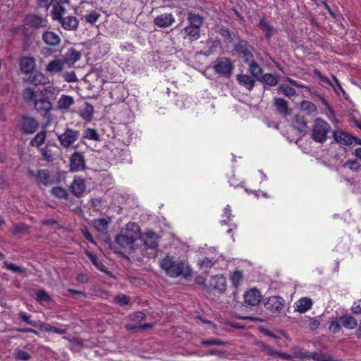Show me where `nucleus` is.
<instances>
[{"instance_id":"nucleus-1","label":"nucleus","mask_w":361,"mask_h":361,"mask_svg":"<svg viewBox=\"0 0 361 361\" xmlns=\"http://www.w3.org/2000/svg\"><path fill=\"white\" fill-rule=\"evenodd\" d=\"M140 237V226L135 223L129 222L115 237V243L126 251L133 253L137 250L136 240Z\"/></svg>"},{"instance_id":"nucleus-2","label":"nucleus","mask_w":361,"mask_h":361,"mask_svg":"<svg viewBox=\"0 0 361 361\" xmlns=\"http://www.w3.org/2000/svg\"><path fill=\"white\" fill-rule=\"evenodd\" d=\"M213 68L219 76L229 78L233 74L234 66L228 58L219 57L214 62Z\"/></svg>"},{"instance_id":"nucleus-3","label":"nucleus","mask_w":361,"mask_h":361,"mask_svg":"<svg viewBox=\"0 0 361 361\" xmlns=\"http://www.w3.org/2000/svg\"><path fill=\"white\" fill-rule=\"evenodd\" d=\"M330 125L322 118H317L312 129V138L317 142L323 143L326 140Z\"/></svg>"},{"instance_id":"nucleus-4","label":"nucleus","mask_w":361,"mask_h":361,"mask_svg":"<svg viewBox=\"0 0 361 361\" xmlns=\"http://www.w3.org/2000/svg\"><path fill=\"white\" fill-rule=\"evenodd\" d=\"M234 50L240 57L243 59L245 63H250V60L253 59V47L247 40H239L238 43L235 44Z\"/></svg>"},{"instance_id":"nucleus-5","label":"nucleus","mask_w":361,"mask_h":361,"mask_svg":"<svg viewBox=\"0 0 361 361\" xmlns=\"http://www.w3.org/2000/svg\"><path fill=\"white\" fill-rule=\"evenodd\" d=\"M161 267L165 270L167 275L177 277L180 275V264L173 261L172 257L166 256L160 263Z\"/></svg>"},{"instance_id":"nucleus-6","label":"nucleus","mask_w":361,"mask_h":361,"mask_svg":"<svg viewBox=\"0 0 361 361\" xmlns=\"http://www.w3.org/2000/svg\"><path fill=\"white\" fill-rule=\"evenodd\" d=\"M79 131L71 128H66L63 133L58 135V140L61 146L68 148L79 138Z\"/></svg>"},{"instance_id":"nucleus-7","label":"nucleus","mask_w":361,"mask_h":361,"mask_svg":"<svg viewBox=\"0 0 361 361\" xmlns=\"http://www.w3.org/2000/svg\"><path fill=\"white\" fill-rule=\"evenodd\" d=\"M285 306L284 299L279 295H274L267 299L264 307L272 314H279Z\"/></svg>"},{"instance_id":"nucleus-8","label":"nucleus","mask_w":361,"mask_h":361,"mask_svg":"<svg viewBox=\"0 0 361 361\" xmlns=\"http://www.w3.org/2000/svg\"><path fill=\"white\" fill-rule=\"evenodd\" d=\"M27 176L36 181L37 183H41L44 185H48L50 179L49 173L45 169L37 171L29 169L27 171Z\"/></svg>"},{"instance_id":"nucleus-9","label":"nucleus","mask_w":361,"mask_h":361,"mask_svg":"<svg viewBox=\"0 0 361 361\" xmlns=\"http://www.w3.org/2000/svg\"><path fill=\"white\" fill-rule=\"evenodd\" d=\"M33 104L36 111L42 116H45L52 109L51 102L43 97L35 99Z\"/></svg>"},{"instance_id":"nucleus-10","label":"nucleus","mask_w":361,"mask_h":361,"mask_svg":"<svg viewBox=\"0 0 361 361\" xmlns=\"http://www.w3.org/2000/svg\"><path fill=\"white\" fill-rule=\"evenodd\" d=\"M25 22L27 25L35 28L46 27L48 24L47 19L45 17L37 14L26 16Z\"/></svg>"},{"instance_id":"nucleus-11","label":"nucleus","mask_w":361,"mask_h":361,"mask_svg":"<svg viewBox=\"0 0 361 361\" xmlns=\"http://www.w3.org/2000/svg\"><path fill=\"white\" fill-rule=\"evenodd\" d=\"M159 235L153 231H148L143 234L140 233L139 239L143 242L144 245L151 249H155L158 246Z\"/></svg>"},{"instance_id":"nucleus-12","label":"nucleus","mask_w":361,"mask_h":361,"mask_svg":"<svg viewBox=\"0 0 361 361\" xmlns=\"http://www.w3.org/2000/svg\"><path fill=\"white\" fill-rule=\"evenodd\" d=\"M65 64L62 59L55 58L47 63L45 71L50 75L60 73L63 71Z\"/></svg>"},{"instance_id":"nucleus-13","label":"nucleus","mask_w":361,"mask_h":361,"mask_svg":"<svg viewBox=\"0 0 361 361\" xmlns=\"http://www.w3.org/2000/svg\"><path fill=\"white\" fill-rule=\"evenodd\" d=\"M70 162V168L71 171H79L85 169V157L80 152H75L73 154L71 157Z\"/></svg>"},{"instance_id":"nucleus-14","label":"nucleus","mask_w":361,"mask_h":361,"mask_svg":"<svg viewBox=\"0 0 361 361\" xmlns=\"http://www.w3.org/2000/svg\"><path fill=\"white\" fill-rule=\"evenodd\" d=\"M335 141L341 145H350L353 142L354 136L343 130H335L333 133Z\"/></svg>"},{"instance_id":"nucleus-15","label":"nucleus","mask_w":361,"mask_h":361,"mask_svg":"<svg viewBox=\"0 0 361 361\" xmlns=\"http://www.w3.org/2000/svg\"><path fill=\"white\" fill-rule=\"evenodd\" d=\"M209 286L219 293H224L226 288V278L222 275L212 276L209 281Z\"/></svg>"},{"instance_id":"nucleus-16","label":"nucleus","mask_w":361,"mask_h":361,"mask_svg":"<svg viewBox=\"0 0 361 361\" xmlns=\"http://www.w3.org/2000/svg\"><path fill=\"white\" fill-rule=\"evenodd\" d=\"M38 122L32 117H24L21 121V129L27 134L34 133L38 128Z\"/></svg>"},{"instance_id":"nucleus-17","label":"nucleus","mask_w":361,"mask_h":361,"mask_svg":"<svg viewBox=\"0 0 361 361\" xmlns=\"http://www.w3.org/2000/svg\"><path fill=\"white\" fill-rule=\"evenodd\" d=\"M261 293L257 289H251L246 291L244 294L245 303L251 306L258 305L261 300Z\"/></svg>"},{"instance_id":"nucleus-18","label":"nucleus","mask_w":361,"mask_h":361,"mask_svg":"<svg viewBox=\"0 0 361 361\" xmlns=\"http://www.w3.org/2000/svg\"><path fill=\"white\" fill-rule=\"evenodd\" d=\"M75 100L72 96L62 94L57 101L56 108L60 111H68L74 104Z\"/></svg>"},{"instance_id":"nucleus-19","label":"nucleus","mask_w":361,"mask_h":361,"mask_svg":"<svg viewBox=\"0 0 361 361\" xmlns=\"http://www.w3.org/2000/svg\"><path fill=\"white\" fill-rule=\"evenodd\" d=\"M36 67L35 60L33 57L25 56L20 60V68L23 73H30Z\"/></svg>"},{"instance_id":"nucleus-20","label":"nucleus","mask_w":361,"mask_h":361,"mask_svg":"<svg viewBox=\"0 0 361 361\" xmlns=\"http://www.w3.org/2000/svg\"><path fill=\"white\" fill-rule=\"evenodd\" d=\"M274 105L277 112L285 117L291 113V109L288 107V102L284 99L275 97L274 99Z\"/></svg>"},{"instance_id":"nucleus-21","label":"nucleus","mask_w":361,"mask_h":361,"mask_svg":"<svg viewBox=\"0 0 361 361\" xmlns=\"http://www.w3.org/2000/svg\"><path fill=\"white\" fill-rule=\"evenodd\" d=\"M291 126L298 133L305 134L307 126V121L303 116H295L292 119Z\"/></svg>"},{"instance_id":"nucleus-22","label":"nucleus","mask_w":361,"mask_h":361,"mask_svg":"<svg viewBox=\"0 0 361 361\" xmlns=\"http://www.w3.org/2000/svg\"><path fill=\"white\" fill-rule=\"evenodd\" d=\"M28 81L34 85H46L50 80L45 74L41 72H37L28 78Z\"/></svg>"},{"instance_id":"nucleus-23","label":"nucleus","mask_w":361,"mask_h":361,"mask_svg":"<svg viewBox=\"0 0 361 361\" xmlns=\"http://www.w3.org/2000/svg\"><path fill=\"white\" fill-rule=\"evenodd\" d=\"M154 22L158 27H169L174 22V18L171 14L164 13L157 16Z\"/></svg>"},{"instance_id":"nucleus-24","label":"nucleus","mask_w":361,"mask_h":361,"mask_svg":"<svg viewBox=\"0 0 361 361\" xmlns=\"http://www.w3.org/2000/svg\"><path fill=\"white\" fill-rule=\"evenodd\" d=\"M262 351L264 352L266 354H267L270 356H272V357H279V358H281L283 360H288L293 359L292 355H290L286 353L278 351L268 345H264V347L262 348Z\"/></svg>"},{"instance_id":"nucleus-25","label":"nucleus","mask_w":361,"mask_h":361,"mask_svg":"<svg viewBox=\"0 0 361 361\" xmlns=\"http://www.w3.org/2000/svg\"><path fill=\"white\" fill-rule=\"evenodd\" d=\"M86 188L85 180L82 178H75L71 185L73 194L79 197L82 195Z\"/></svg>"},{"instance_id":"nucleus-26","label":"nucleus","mask_w":361,"mask_h":361,"mask_svg":"<svg viewBox=\"0 0 361 361\" xmlns=\"http://www.w3.org/2000/svg\"><path fill=\"white\" fill-rule=\"evenodd\" d=\"M81 57V54L80 51L75 50V49H69L67 52L63 55L64 63L68 65H73L76 61H79Z\"/></svg>"},{"instance_id":"nucleus-27","label":"nucleus","mask_w":361,"mask_h":361,"mask_svg":"<svg viewBox=\"0 0 361 361\" xmlns=\"http://www.w3.org/2000/svg\"><path fill=\"white\" fill-rule=\"evenodd\" d=\"M42 39L45 44L50 46H57L61 42L59 36L51 31H45L42 35Z\"/></svg>"},{"instance_id":"nucleus-28","label":"nucleus","mask_w":361,"mask_h":361,"mask_svg":"<svg viewBox=\"0 0 361 361\" xmlns=\"http://www.w3.org/2000/svg\"><path fill=\"white\" fill-rule=\"evenodd\" d=\"M47 85H48L45 86L40 90V94L42 97L49 99V98L57 95L60 92V88L53 84H50V82Z\"/></svg>"},{"instance_id":"nucleus-29","label":"nucleus","mask_w":361,"mask_h":361,"mask_svg":"<svg viewBox=\"0 0 361 361\" xmlns=\"http://www.w3.org/2000/svg\"><path fill=\"white\" fill-rule=\"evenodd\" d=\"M312 305V300L305 297L295 302V310L300 313H305L311 308Z\"/></svg>"},{"instance_id":"nucleus-30","label":"nucleus","mask_w":361,"mask_h":361,"mask_svg":"<svg viewBox=\"0 0 361 361\" xmlns=\"http://www.w3.org/2000/svg\"><path fill=\"white\" fill-rule=\"evenodd\" d=\"M61 26L67 30H74L78 27V20L75 17L67 16L60 21Z\"/></svg>"},{"instance_id":"nucleus-31","label":"nucleus","mask_w":361,"mask_h":361,"mask_svg":"<svg viewBox=\"0 0 361 361\" xmlns=\"http://www.w3.org/2000/svg\"><path fill=\"white\" fill-rule=\"evenodd\" d=\"M185 39H188L189 42L197 40L200 36V29L193 26H186L184 28Z\"/></svg>"},{"instance_id":"nucleus-32","label":"nucleus","mask_w":361,"mask_h":361,"mask_svg":"<svg viewBox=\"0 0 361 361\" xmlns=\"http://www.w3.org/2000/svg\"><path fill=\"white\" fill-rule=\"evenodd\" d=\"M339 323L345 329H353L357 326L356 319L350 315H343L338 319Z\"/></svg>"},{"instance_id":"nucleus-33","label":"nucleus","mask_w":361,"mask_h":361,"mask_svg":"<svg viewBox=\"0 0 361 361\" xmlns=\"http://www.w3.org/2000/svg\"><path fill=\"white\" fill-rule=\"evenodd\" d=\"M237 80L238 83L248 90H252L255 86V81L250 75L245 74H239L237 75Z\"/></svg>"},{"instance_id":"nucleus-34","label":"nucleus","mask_w":361,"mask_h":361,"mask_svg":"<svg viewBox=\"0 0 361 361\" xmlns=\"http://www.w3.org/2000/svg\"><path fill=\"white\" fill-rule=\"evenodd\" d=\"M109 223L110 219L109 218L97 219L94 220L93 226L97 231L104 233L108 228Z\"/></svg>"},{"instance_id":"nucleus-35","label":"nucleus","mask_w":361,"mask_h":361,"mask_svg":"<svg viewBox=\"0 0 361 361\" xmlns=\"http://www.w3.org/2000/svg\"><path fill=\"white\" fill-rule=\"evenodd\" d=\"M247 64L249 65V71L251 75L259 80L262 77L263 72L261 66L252 59H251L250 62Z\"/></svg>"},{"instance_id":"nucleus-36","label":"nucleus","mask_w":361,"mask_h":361,"mask_svg":"<svg viewBox=\"0 0 361 361\" xmlns=\"http://www.w3.org/2000/svg\"><path fill=\"white\" fill-rule=\"evenodd\" d=\"M188 20L190 26L200 29V27L203 24L204 19L198 14L190 13H188Z\"/></svg>"},{"instance_id":"nucleus-37","label":"nucleus","mask_w":361,"mask_h":361,"mask_svg":"<svg viewBox=\"0 0 361 361\" xmlns=\"http://www.w3.org/2000/svg\"><path fill=\"white\" fill-rule=\"evenodd\" d=\"M66 13V9L60 4L54 5L51 10L52 18L55 20L61 21L63 18V16Z\"/></svg>"},{"instance_id":"nucleus-38","label":"nucleus","mask_w":361,"mask_h":361,"mask_svg":"<svg viewBox=\"0 0 361 361\" xmlns=\"http://www.w3.org/2000/svg\"><path fill=\"white\" fill-rule=\"evenodd\" d=\"M93 111V106L88 103H85L84 107L80 111V115L85 120L89 121L92 118Z\"/></svg>"},{"instance_id":"nucleus-39","label":"nucleus","mask_w":361,"mask_h":361,"mask_svg":"<svg viewBox=\"0 0 361 361\" xmlns=\"http://www.w3.org/2000/svg\"><path fill=\"white\" fill-rule=\"evenodd\" d=\"M259 80L269 86H275L278 83V76L270 73H266L262 75Z\"/></svg>"},{"instance_id":"nucleus-40","label":"nucleus","mask_w":361,"mask_h":361,"mask_svg":"<svg viewBox=\"0 0 361 361\" xmlns=\"http://www.w3.org/2000/svg\"><path fill=\"white\" fill-rule=\"evenodd\" d=\"M4 264L9 271H11L13 273H19L21 274H25V273H26L25 268L18 266L14 263H12V262H8V261H5L4 262Z\"/></svg>"},{"instance_id":"nucleus-41","label":"nucleus","mask_w":361,"mask_h":361,"mask_svg":"<svg viewBox=\"0 0 361 361\" xmlns=\"http://www.w3.org/2000/svg\"><path fill=\"white\" fill-rule=\"evenodd\" d=\"M23 97L27 102L34 103L35 99H37L36 92L30 87L24 89L23 92Z\"/></svg>"},{"instance_id":"nucleus-42","label":"nucleus","mask_w":361,"mask_h":361,"mask_svg":"<svg viewBox=\"0 0 361 361\" xmlns=\"http://www.w3.org/2000/svg\"><path fill=\"white\" fill-rule=\"evenodd\" d=\"M13 357L16 360L20 361H28L31 358L30 355L27 352L20 349L15 350Z\"/></svg>"},{"instance_id":"nucleus-43","label":"nucleus","mask_w":361,"mask_h":361,"mask_svg":"<svg viewBox=\"0 0 361 361\" xmlns=\"http://www.w3.org/2000/svg\"><path fill=\"white\" fill-rule=\"evenodd\" d=\"M310 359L314 361H331V357L329 355L316 352L310 353Z\"/></svg>"},{"instance_id":"nucleus-44","label":"nucleus","mask_w":361,"mask_h":361,"mask_svg":"<svg viewBox=\"0 0 361 361\" xmlns=\"http://www.w3.org/2000/svg\"><path fill=\"white\" fill-rule=\"evenodd\" d=\"M46 138L45 131H41L38 133L35 137L31 140V145L32 146L39 147L42 145Z\"/></svg>"},{"instance_id":"nucleus-45","label":"nucleus","mask_w":361,"mask_h":361,"mask_svg":"<svg viewBox=\"0 0 361 361\" xmlns=\"http://www.w3.org/2000/svg\"><path fill=\"white\" fill-rule=\"evenodd\" d=\"M278 90L286 97H292L296 94L295 90L288 85H281Z\"/></svg>"},{"instance_id":"nucleus-46","label":"nucleus","mask_w":361,"mask_h":361,"mask_svg":"<svg viewBox=\"0 0 361 361\" xmlns=\"http://www.w3.org/2000/svg\"><path fill=\"white\" fill-rule=\"evenodd\" d=\"M259 25L261 28L267 31L266 37L270 38L271 36V32L273 31V27L267 22L264 18H262L259 21Z\"/></svg>"},{"instance_id":"nucleus-47","label":"nucleus","mask_w":361,"mask_h":361,"mask_svg":"<svg viewBox=\"0 0 361 361\" xmlns=\"http://www.w3.org/2000/svg\"><path fill=\"white\" fill-rule=\"evenodd\" d=\"M344 167H348L353 171H358L361 169V164L356 159H349L344 164Z\"/></svg>"},{"instance_id":"nucleus-48","label":"nucleus","mask_w":361,"mask_h":361,"mask_svg":"<svg viewBox=\"0 0 361 361\" xmlns=\"http://www.w3.org/2000/svg\"><path fill=\"white\" fill-rule=\"evenodd\" d=\"M51 194L59 198H67L68 192L65 188L61 187H54L51 189Z\"/></svg>"},{"instance_id":"nucleus-49","label":"nucleus","mask_w":361,"mask_h":361,"mask_svg":"<svg viewBox=\"0 0 361 361\" xmlns=\"http://www.w3.org/2000/svg\"><path fill=\"white\" fill-rule=\"evenodd\" d=\"M310 352L305 351L300 348H295L293 349V355H292V356H293V358L298 357V358H301V359H303V358L310 359Z\"/></svg>"},{"instance_id":"nucleus-50","label":"nucleus","mask_w":361,"mask_h":361,"mask_svg":"<svg viewBox=\"0 0 361 361\" xmlns=\"http://www.w3.org/2000/svg\"><path fill=\"white\" fill-rule=\"evenodd\" d=\"M216 262V260L204 257L203 259L198 262V265L201 269H208L212 267Z\"/></svg>"},{"instance_id":"nucleus-51","label":"nucleus","mask_w":361,"mask_h":361,"mask_svg":"<svg viewBox=\"0 0 361 361\" xmlns=\"http://www.w3.org/2000/svg\"><path fill=\"white\" fill-rule=\"evenodd\" d=\"M36 300L38 302H49L51 301V296L46 292L44 290H39L36 293Z\"/></svg>"},{"instance_id":"nucleus-52","label":"nucleus","mask_w":361,"mask_h":361,"mask_svg":"<svg viewBox=\"0 0 361 361\" xmlns=\"http://www.w3.org/2000/svg\"><path fill=\"white\" fill-rule=\"evenodd\" d=\"M226 343L224 342L218 338H208L206 340H203L201 341V345L207 346V345H223Z\"/></svg>"},{"instance_id":"nucleus-53","label":"nucleus","mask_w":361,"mask_h":361,"mask_svg":"<svg viewBox=\"0 0 361 361\" xmlns=\"http://www.w3.org/2000/svg\"><path fill=\"white\" fill-rule=\"evenodd\" d=\"M152 326H153L152 324H145L143 325L127 324L126 325V329L128 331H135V330H142V329H149V328H152Z\"/></svg>"},{"instance_id":"nucleus-54","label":"nucleus","mask_w":361,"mask_h":361,"mask_svg":"<svg viewBox=\"0 0 361 361\" xmlns=\"http://www.w3.org/2000/svg\"><path fill=\"white\" fill-rule=\"evenodd\" d=\"M231 281L234 286L238 287L243 280V273L240 271H235L231 276Z\"/></svg>"},{"instance_id":"nucleus-55","label":"nucleus","mask_w":361,"mask_h":361,"mask_svg":"<svg viewBox=\"0 0 361 361\" xmlns=\"http://www.w3.org/2000/svg\"><path fill=\"white\" fill-rule=\"evenodd\" d=\"M131 322L139 323L145 319V314L142 312H136L129 315Z\"/></svg>"},{"instance_id":"nucleus-56","label":"nucleus","mask_w":361,"mask_h":361,"mask_svg":"<svg viewBox=\"0 0 361 361\" xmlns=\"http://www.w3.org/2000/svg\"><path fill=\"white\" fill-rule=\"evenodd\" d=\"M84 137L90 139V140H98L99 135L94 129L87 128L85 131Z\"/></svg>"},{"instance_id":"nucleus-57","label":"nucleus","mask_w":361,"mask_h":361,"mask_svg":"<svg viewBox=\"0 0 361 361\" xmlns=\"http://www.w3.org/2000/svg\"><path fill=\"white\" fill-rule=\"evenodd\" d=\"M115 300L121 305H128L130 304V298L124 294L116 296Z\"/></svg>"},{"instance_id":"nucleus-58","label":"nucleus","mask_w":361,"mask_h":361,"mask_svg":"<svg viewBox=\"0 0 361 361\" xmlns=\"http://www.w3.org/2000/svg\"><path fill=\"white\" fill-rule=\"evenodd\" d=\"M29 228V226L25 224H18L14 226L13 234L25 233Z\"/></svg>"},{"instance_id":"nucleus-59","label":"nucleus","mask_w":361,"mask_h":361,"mask_svg":"<svg viewBox=\"0 0 361 361\" xmlns=\"http://www.w3.org/2000/svg\"><path fill=\"white\" fill-rule=\"evenodd\" d=\"M192 274L191 267L182 262V277L188 279L190 277Z\"/></svg>"},{"instance_id":"nucleus-60","label":"nucleus","mask_w":361,"mask_h":361,"mask_svg":"<svg viewBox=\"0 0 361 361\" xmlns=\"http://www.w3.org/2000/svg\"><path fill=\"white\" fill-rule=\"evenodd\" d=\"M100 14L97 11H92L85 16V20L90 23H94L99 18Z\"/></svg>"},{"instance_id":"nucleus-61","label":"nucleus","mask_w":361,"mask_h":361,"mask_svg":"<svg viewBox=\"0 0 361 361\" xmlns=\"http://www.w3.org/2000/svg\"><path fill=\"white\" fill-rule=\"evenodd\" d=\"M20 318L27 324L31 325L32 326L36 327L37 326V323L36 321H33L30 319V317L26 314L25 312H20L19 314Z\"/></svg>"},{"instance_id":"nucleus-62","label":"nucleus","mask_w":361,"mask_h":361,"mask_svg":"<svg viewBox=\"0 0 361 361\" xmlns=\"http://www.w3.org/2000/svg\"><path fill=\"white\" fill-rule=\"evenodd\" d=\"M63 77L65 81L68 82H73L78 80L76 75L73 71L64 73Z\"/></svg>"},{"instance_id":"nucleus-63","label":"nucleus","mask_w":361,"mask_h":361,"mask_svg":"<svg viewBox=\"0 0 361 361\" xmlns=\"http://www.w3.org/2000/svg\"><path fill=\"white\" fill-rule=\"evenodd\" d=\"M219 32L223 37L225 38V39L228 40V42H231L233 40L229 29L226 27H221Z\"/></svg>"},{"instance_id":"nucleus-64","label":"nucleus","mask_w":361,"mask_h":361,"mask_svg":"<svg viewBox=\"0 0 361 361\" xmlns=\"http://www.w3.org/2000/svg\"><path fill=\"white\" fill-rule=\"evenodd\" d=\"M42 154L45 160L47 161H51L54 159V154L48 148H44L42 149Z\"/></svg>"}]
</instances>
